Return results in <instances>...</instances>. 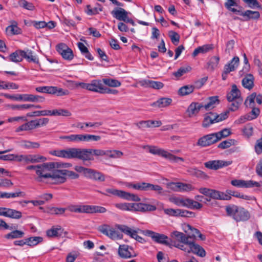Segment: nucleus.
Here are the masks:
<instances>
[{"label":"nucleus","instance_id":"nucleus-1","mask_svg":"<svg viewBox=\"0 0 262 262\" xmlns=\"http://www.w3.org/2000/svg\"><path fill=\"white\" fill-rule=\"evenodd\" d=\"M77 159L81 160L83 162L93 161V155L96 156H107V150L99 149L79 148H77Z\"/></svg>","mask_w":262,"mask_h":262},{"label":"nucleus","instance_id":"nucleus-2","mask_svg":"<svg viewBox=\"0 0 262 262\" xmlns=\"http://www.w3.org/2000/svg\"><path fill=\"white\" fill-rule=\"evenodd\" d=\"M228 215L232 216L236 222H244L249 220L250 214L243 208H238L236 205L228 206L226 208Z\"/></svg>","mask_w":262,"mask_h":262},{"label":"nucleus","instance_id":"nucleus-3","mask_svg":"<svg viewBox=\"0 0 262 262\" xmlns=\"http://www.w3.org/2000/svg\"><path fill=\"white\" fill-rule=\"evenodd\" d=\"M144 149H147L149 152L153 155H156L166 159H169L170 161L177 162L178 161L183 162L184 159L181 157H177L168 151L158 147L155 146L144 145L143 146Z\"/></svg>","mask_w":262,"mask_h":262},{"label":"nucleus","instance_id":"nucleus-4","mask_svg":"<svg viewBox=\"0 0 262 262\" xmlns=\"http://www.w3.org/2000/svg\"><path fill=\"white\" fill-rule=\"evenodd\" d=\"M55 164H53V162L39 164L36 173L38 176L36 180L38 182H42L43 179H49L51 173L49 171L55 169Z\"/></svg>","mask_w":262,"mask_h":262},{"label":"nucleus","instance_id":"nucleus-5","mask_svg":"<svg viewBox=\"0 0 262 262\" xmlns=\"http://www.w3.org/2000/svg\"><path fill=\"white\" fill-rule=\"evenodd\" d=\"M51 171L52 173H50V177L47 181V183L58 185L62 184L66 181L67 178L64 176V169L55 168Z\"/></svg>","mask_w":262,"mask_h":262},{"label":"nucleus","instance_id":"nucleus-6","mask_svg":"<svg viewBox=\"0 0 262 262\" xmlns=\"http://www.w3.org/2000/svg\"><path fill=\"white\" fill-rule=\"evenodd\" d=\"M143 233L145 235L151 237L152 241L157 243L170 247V244L168 241V237L164 234H161L149 230L144 231Z\"/></svg>","mask_w":262,"mask_h":262},{"label":"nucleus","instance_id":"nucleus-7","mask_svg":"<svg viewBox=\"0 0 262 262\" xmlns=\"http://www.w3.org/2000/svg\"><path fill=\"white\" fill-rule=\"evenodd\" d=\"M105 191L108 193L127 200L137 202L140 201V198L137 195L127 192L123 190H120L114 188H107Z\"/></svg>","mask_w":262,"mask_h":262},{"label":"nucleus","instance_id":"nucleus-8","mask_svg":"<svg viewBox=\"0 0 262 262\" xmlns=\"http://www.w3.org/2000/svg\"><path fill=\"white\" fill-rule=\"evenodd\" d=\"M98 230L101 233L107 236L113 240L121 239L122 235L115 230L110 225L104 224L98 227Z\"/></svg>","mask_w":262,"mask_h":262},{"label":"nucleus","instance_id":"nucleus-9","mask_svg":"<svg viewBox=\"0 0 262 262\" xmlns=\"http://www.w3.org/2000/svg\"><path fill=\"white\" fill-rule=\"evenodd\" d=\"M231 184L234 186L241 188H251L256 187L258 188L259 191L262 192V182H257L252 180L245 181L243 180H234L231 181Z\"/></svg>","mask_w":262,"mask_h":262},{"label":"nucleus","instance_id":"nucleus-10","mask_svg":"<svg viewBox=\"0 0 262 262\" xmlns=\"http://www.w3.org/2000/svg\"><path fill=\"white\" fill-rule=\"evenodd\" d=\"M113 16L117 19L123 21L124 23H130L132 25H135L134 21L128 17V12L122 8H117L111 12Z\"/></svg>","mask_w":262,"mask_h":262},{"label":"nucleus","instance_id":"nucleus-11","mask_svg":"<svg viewBox=\"0 0 262 262\" xmlns=\"http://www.w3.org/2000/svg\"><path fill=\"white\" fill-rule=\"evenodd\" d=\"M50 154L64 158L77 159V148H69L60 150H53Z\"/></svg>","mask_w":262,"mask_h":262},{"label":"nucleus","instance_id":"nucleus-12","mask_svg":"<svg viewBox=\"0 0 262 262\" xmlns=\"http://www.w3.org/2000/svg\"><path fill=\"white\" fill-rule=\"evenodd\" d=\"M219 141V137L216 133L205 135L199 139L196 142V145L201 147H206L210 146Z\"/></svg>","mask_w":262,"mask_h":262},{"label":"nucleus","instance_id":"nucleus-13","mask_svg":"<svg viewBox=\"0 0 262 262\" xmlns=\"http://www.w3.org/2000/svg\"><path fill=\"white\" fill-rule=\"evenodd\" d=\"M231 161L211 160L204 163L206 168L211 170H217L224 167L228 166L232 164Z\"/></svg>","mask_w":262,"mask_h":262},{"label":"nucleus","instance_id":"nucleus-14","mask_svg":"<svg viewBox=\"0 0 262 262\" xmlns=\"http://www.w3.org/2000/svg\"><path fill=\"white\" fill-rule=\"evenodd\" d=\"M57 51L62 57L67 60H71L74 57L72 50L65 43H61L57 46Z\"/></svg>","mask_w":262,"mask_h":262},{"label":"nucleus","instance_id":"nucleus-15","mask_svg":"<svg viewBox=\"0 0 262 262\" xmlns=\"http://www.w3.org/2000/svg\"><path fill=\"white\" fill-rule=\"evenodd\" d=\"M156 207L152 205L144 204V203H132L131 211L146 212L152 211L156 210Z\"/></svg>","mask_w":262,"mask_h":262},{"label":"nucleus","instance_id":"nucleus-16","mask_svg":"<svg viewBox=\"0 0 262 262\" xmlns=\"http://www.w3.org/2000/svg\"><path fill=\"white\" fill-rule=\"evenodd\" d=\"M130 250H133L132 247L127 245H121L119 246L118 253L119 256L125 259L130 258L136 256V255H133Z\"/></svg>","mask_w":262,"mask_h":262},{"label":"nucleus","instance_id":"nucleus-17","mask_svg":"<svg viewBox=\"0 0 262 262\" xmlns=\"http://www.w3.org/2000/svg\"><path fill=\"white\" fill-rule=\"evenodd\" d=\"M189 248L188 249L187 252L190 253L192 252L197 255L203 257L206 255V252L204 248L198 244H195L193 241H190L188 244Z\"/></svg>","mask_w":262,"mask_h":262},{"label":"nucleus","instance_id":"nucleus-18","mask_svg":"<svg viewBox=\"0 0 262 262\" xmlns=\"http://www.w3.org/2000/svg\"><path fill=\"white\" fill-rule=\"evenodd\" d=\"M86 178L100 182H104L105 180V176L103 173L91 168L89 169Z\"/></svg>","mask_w":262,"mask_h":262},{"label":"nucleus","instance_id":"nucleus-19","mask_svg":"<svg viewBox=\"0 0 262 262\" xmlns=\"http://www.w3.org/2000/svg\"><path fill=\"white\" fill-rule=\"evenodd\" d=\"M103 85L100 80H93L88 83L87 90L101 94Z\"/></svg>","mask_w":262,"mask_h":262},{"label":"nucleus","instance_id":"nucleus-20","mask_svg":"<svg viewBox=\"0 0 262 262\" xmlns=\"http://www.w3.org/2000/svg\"><path fill=\"white\" fill-rule=\"evenodd\" d=\"M116 227L124 234L129 236L130 237L136 239L139 236L137 234V231L133 230L126 225H116Z\"/></svg>","mask_w":262,"mask_h":262},{"label":"nucleus","instance_id":"nucleus-21","mask_svg":"<svg viewBox=\"0 0 262 262\" xmlns=\"http://www.w3.org/2000/svg\"><path fill=\"white\" fill-rule=\"evenodd\" d=\"M204 108L203 104L198 102H192L188 106L187 112L189 117L196 115L200 110Z\"/></svg>","mask_w":262,"mask_h":262},{"label":"nucleus","instance_id":"nucleus-22","mask_svg":"<svg viewBox=\"0 0 262 262\" xmlns=\"http://www.w3.org/2000/svg\"><path fill=\"white\" fill-rule=\"evenodd\" d=\"M63 229L60 226H53L46 231L47 236L49 237H57L62 235Z\"/></svg>","mask_w":262,"mask_h":262},{"label":"nucleus","instance_id":"nucleus-23","mask_svg":"<svg viewBox=\"0 0 262 262\" xmlns=\"http://www.w3.org/2000/svg\"><path fill=\"white\" fill-rule=\"evenodd\" d=\"M46 160L47 158L42 156L38 155H25V163H35L44 162Z\"/></svg>","mask_w":262,"mask_h":262},{"label":"nucleus","instance_id":"nucleus-24","mask_svg":"<svg viewBox=\"0 0 262 262\" xmlns=\"http://www.w3.org/2000/svg\"><path fill=\"white\" fill-rule=\"evenodd\" d=\"M238 98H242L241 92L235 84H233L231 91L227 95V100L231 101L234 100H238Z\"/></svg>","mask_w":262,"mask_h":262},{"label":"nucleus","instance_id":"nucleus-25","mask_svg":"<svg viewBox=\"0 0 262 262\" xmlns=\"http://www.w3.org/2000/svg\"><path fill=\"white\" fill-rule=\"evenodd\" d=\"M254 78L252 74H249L245 76L242 81L243 87L248 90H251L254 87Z\"/></svg>","mask_w":262,"mask_h":262},{"label":"nucleus","instance_id":"nucleus-26","mask_svg":"<svg viewBox=\"0 0 262 262\" xmlns=\"http://www.w3.org/2000/svg\"><path fill=\"white\" fill-rule=\"evenodd\" d=\"M171 236L177 241L188 245L191 241L189 240V237H187L183 233L177 231L172 232L171 233Z\"/></svg>","mask_w":262,"mask_h":262},{"label":"nucleus","instance_id":"nucleus-27","mask_svg":"<svg viewBox=\"0 0 262 262\" xmlns=\"http://www.w3.org/2000/svg\"><path fill=\"white\" fill-rule=\"evenodd\" d=\"M209 197L213 199L223 200H229L231 198L228 194L214 189H211Z\"/></svg>","mask_w":262,"mask_h":262},{"label":"nucleus","instance_id":"nucleus-28","mask_svg":"<svg viewBox=\"0 0 262 262\" xmlns=\"http://www.w3.org/2000/svg\"><path fill=\"white\" fill-rule=\"evenodd\" d=\"M208 102L206 104H203L204 108L206 111L214 108L220 103L219 96H217L209 97L208 98Z\"/></svg>","mask_w":262,"mask_h":262},{"label":"nucleus","instance_id":"nucleus-29","mask_svg":"<svg viewBox=\"0 0 262 262\" xmlns=\"http://www.w3.org/2000/svg\"><path fill=\"white\" fill-rule=\"evenodd\" d=\"M172 102V99L168 98H161L157 101L153 102L151 106L159 108L165 107L169 105Z\"/></svg>","mask_w":262,"mask_h":262},{"label":"nucleus","instance_id":"nucleus-30","mask_svg":"<svg viewBox=\"0 0 262 262\" xmlns=\"http://www.w3.org/2000/svg\"><path fill=\"white\" fill-rule=\"evenodd\" d=\"M216 123L215 118L213 112H209L205 114L202 123V126L204 128L209 127L211 124Z\"/></svg>","mask_w":262,"mask_h":262},{"label":"nucleus","instance_id":"nucleus-31","mask_svg":"<svg viewBox=\"0 0 262 262\" xmlns=\"http://www.w3.org/2000/svg\"><path fill=\"white\" fill-rule=\"evenodd\" d=\"M11 25L6 28V32L12 35L20 34L21 30L17 26V23L16 21L13 20L11 21Z\"/></svg>","mask_w":262,"mask_h":262},{"label":"nucleus","instance_id":"nucleus-32","mask_svg":"<svg viewBox=\"0 0 262 262\" xmlns=\"http://www.w3.org/2000/svg\"><path fill=\"white\" fill-rule=\"evenodd\" d=\"M24 55H25L24 51L17 50L10 55L9 58L11 61L18 62L22 61Z\"/></svg>","mask_w":262,"mask_h":262},{"label":"nucleus","instance_id":"nucleus-33","mask_svg":"<svg viewBox=\"0 0 262 262\" xmlns=\"http://www.w3.org/2000/svg\"><path fill=\"white\" fill-rule=\"evenodd\" d=\"M106 211V208L102 206L86 205V213H104Z\"/></svg>","mask_w":262,"mask_h":262},{"label":"nucleus","instance_id":"nucleus-34","mask_svg":"<svg viewBox=\"0 0 262 262\" xmlns=\"http://www.w3.org/2000/svg\"><path fill=\"white\" fill-rule=\"evenodd\" d=\"M77 46L81 53L86 58L90 60H93L94 59L93 56L91 54L87 47H86L83 43L79 42L77 43Z\"/></svg>","mask_w":262,"mask_h":262},{"label":"nucleus","instance_id":"nucleus-35","mask_svg":"<svg viewBox=\"0 0 262 262\" xmlns=\"http://www.w3.org/2000/svg\"><path fill=\"white\" fill-rule=\"evenodd\" d=\"M243 101V98H238V100H234L233 101H229L230 103L228 105L229 112L230 111L235 112L237 111L240 105L242 103Z\"/></svg>","mask_w":262,"mask_h":262},{"label":"nucleus","instance_id":"nucleus-36","mask_svg":"<svg viewBox=\"0 0 262 262\" xmlns=\"http://www.w3.org/2000/svg\"><path fill=\"white\" fill-rule=\"evenodd\" d=\"M68 209L71 212L77 213H86V205H70L68 207Z\"/></svg>","mask_w":262,"mask_h":262},{"label":"nucleus","instance_id":"nucleus-37","mask_svg":"<svg viewBox=\"0 0 262 262\" xmlns=\"http://www.w3.org/2000/svg\"><path fill=\"white\" fill-rule=\"evenodd\" d=\"M194 87L192 85H187L181 87L178 91L179 94L181 96H185L192 93Z\"/></svg>","mask_w":262,"mask_h":262},{"label":"nucleus","instance_id":"nucleus-38","mask_svg":"<svg viewBox=\"0 0 262 262\" xmlns=\"http://www.w3.org/2000/svg\"><path fill=\"white\" fill-rule=\"evenodd\" d=\"M24 232L20 230H15L5 235L7 239H14L22 238L24 236Z\"/></svg>","mask_w":262,"mask_h":262},{"label":"nucleus","instance_id":"nucleus-39","mask_svg":"<svg viewBox=\"0 0 262 262\" xmlns=\"http://www.w3.org/2000/svg\"><path fill=\"white\" fill-rule=\"evenodd\" d=\"M21 216L22 214L20 211L7 208L6 217L15 219H19Z\"/></svg>","mask_w":262,"mask_h":262},{"label":"nucleus","instance_id":"nucleus-40","mask_svg":"<svg viewBox=\"0 0 262 262\" xmlns=\"http://www.w3.org/2000/svg\"><path fill=\"white\" fill-rule=\"evenodd\" d=\"M21 146L26 149H36L39 148L40 144L38 142L23 140L21 141Z\"/></svg>","mask_w":262,"mask_h":262},{"label":"nucleus","instance_id":"nucleus-41","mask_svg":"<svg viewBox=\"0 0 262 262\" xmlns=\"http://www.w3.org/2000/svg\"><path fill=\"white\" fill-rule=\"evenodd\" d=\"M45 98L39 95H34L32 94H26V101L32 102H42Z\"/></svg>","mask_w":262,"mask_h":262},{"label":"nucleus","instance_id":"nucleus-42","mask_svg":"<svg viewBox=\"0 0 262 262\" xmlns=\"http://www.w3.org/2000/svg\"><path fill=\"white\" fill-rule=\"evenodd\" d=\"M243 16L246 17V20H248L250 19H258L260 16V14L258 11L247 10L244 12Z\"/></svg>","mask_w":262,"mask_h":262},{"label":"nucleus","instance_id":"nucleus-43","mask_svg":"<svg viewBox=\"0 0 262 262\" xmlns=\"http://www.w3.org/2000/svg\"><path fill=\"white\" fill-rule=\"evenodd\" d=\"M70 92L68 90L59 88L57 86H53L52 94V95H56L57 96H62L69 95Z\"/></svg>","mask_w":262,"mask_h":262},{"label":"nucleus","instance_id":"nucleus-44","mask_svg":"<svg viewBox=\"0 0 262 262\" xmlns=\"http://www.w3.org/2000/svg\"><path fill=\"white\" fill-rule=\"evenodd\" d=\"M153 190L157 192L159 194L162 193L163 188L160 185H154L150 183H145V191Z\"/></svg>","mask_w":262,"mask_h":262},{"label":"nucleus","instance_id":"nucleus-45","mask_svg":"<svg viewBox=\"0 0 262 262\" xmlns=\"http://www.w3.org/2000/svg\"><path fill=\"white\" fill-rule=\"evenodd\" d=\"M27 245L30 246H34L43 241L42 237L40 236L30 237L26 238Z\"/></svg>","mask_w":262,"mask_h":262},{"label":"nucleus","instance_id":"nucleus-46","mask_svg":"<svg viewBox=\"0 0 262 262\" xmlns=\"http://www.w3.org/2000/svg\"><path fill=\"white\" fill-rule=\"evenodd\" d=\"M220 60V57L219 56H213L212 57L210 60L207 63L208 67L207 68L213 71L214 69L217 67Z\"/></svg>","mask_w":262,"mask_h":262},{"label":"nucleus","instance_id":"nucleus-47","mask_svg":"<svg viewBox=\"0 0 262 262\" xmlns=\"http://www.w3.org/2000/svg\"><path fill=\"white\" fill-rule=\"evenodd\" d=\"M126 186L128 188H132L136 190L145 191V182L132 183H127Z\"/></svg>","mask_w":262,"mask_h":262},{"label":"nucleus","instance_id":"nucleus-48","mask_svg":"<svg viewBox=\"0 0 262 262\" xmlns=\"http://www.w3.org/2000/svg\"><path fill=\"white\" fill-rule=\"evenodd\" d=\"M18 4L20 7L28 10L32 11L35 9V6L32 3L28 2L26 0H19Z\"/></svg>","mask_w":262,"mask_h":262},{"label":"nucleus","instance_id":"nucleus-49","mask_svg":"<svg viewBox=\"0 0 262 262\" xmlns=\"http://www.w3.org/2000/svg\"><path fill=\"white\" fill-rule=\"evenodd\" d=\"M25 196V193L23 191H18L14 193L2 192L1 196L2 198H10L18 196L24 197Z\"/></svg>","mask_w":262,"mask_h":262},{"label":"nucleus","instance_id":"nucleus-50","mask_svg":"<svg viewBox=\"0 0 262 262\" xmlns=\"http://www.w3.org/2000/svg\"><path fill=\"white\" fill-rule=\"evenodd\" d=\"M103 82L105 84L111 87H119L121 85V82L119 81L114 79H103Z\"/></svg>","mask_w":262,"mask_h":262},{"label":"nucleus","instance_id":"nucleus-51","mask_svg":"<svg viewBox=\"0 0 262 262\" xmlns=\"http://www.w3.org/2000/svg\"><path fill=\"white\" fill-rule=\"evenodd\" d=\"M52 113L53 116L69 117L72 115L71 113L66 109L53 110Z\"/></svg>","mask_w":262,"mask_h":262},{"label":"nucleus","instance_id":"nucleus-52","mask_svg":"<svg viewBox=\"0 0 262 262\" xmlns=\"http://www.w3.org/2000/svg\"><path fill=\"white\" fill-rule=\"evenodd\" d=\"M25 54L24 58L28 61L34 63L38 62V59L36 56L33 55V52L31 50H27V51H25Z\"/></svg>","mask_w":262,"mask_h":262},{"label":"nucleus","instance_id":"nucleus-53","mask_svg":"<svg viewBox=\"0 0 262 262\" xmlns=\"http://www.w3.org/2000/svg\"><path fill=\"white\" fill-rule=\"evenodd\" d=\"M168 36L170 37L172 43L176 46L178 45L180 39L179 34L175 31H170L168 32Z\"/></svg>","mask_w":262,"mask_h":262},{"label":"nucleus","instance_id":"nucleus-54","mask_svg":"<svg viewBox=\"0 0 262 262\" xmlns=\"http://www.w3.org/2000/svg\"><path fill=\"white\" fill-rule=\"evenodd\" d=\"M191 70V68L189 66H187L186 67H181L177 72H174L173 75L177 78H179L184 74L190 71Z\"/></svg>","mask_w":262,"mask_h":262},{"label":"nucleus","instance_id":"nucleus-55","mask_svg":"<svg viewBox=\"0 0 262 262\" xmlns=\"http://www.w3.org/2000/svg\"><path fill=\"white\" fill-rule=\"evenodd\" d=\"M185 198L184 197L173 196L169 198V201L177 206L184 207Z\"/></svg>","mask_w":262,"mask_h":262},{"label":"nucleus","instance_id":"nucleus-56","mask_svg":"<svg viewBox=\"0 0 262 262\" xmlns=\"http://www.w3.org/2000/svg\"><path fill=\"white\" fill-rule=\"evenodd\" d=\"M107 157L110 158H121L123 155V153L118 150H107Z\"/></svg>","mask_w":262,"mask_h":262},{"label":"nucleus","instance_id":"nucleus-57","mask_svg":"<svg viewBox=\"0 0 262 262\" xmlns=\"http://www.w3.org/2000/svg\"><path fill=\"white\" fill-rule=\"evenodd\" d=\"M66 210L64 208L51 207L49 208V213L53 215H61L63 214Z\"/></svg>","mask_w":262,"mask_h":262},{"label":"nucleus","instance_id":"nucleus-58","mask_svg":"<svg viewBox=\"0 0 262 262\" xmlns=\"http://www.w3.org/2000/svg\"><path fill=\"white\" fill-rule=\"evenodd\" d=\"M194 230H198V229L192 227L189 224H187L186 225L185 232H188L189 234L187 236V237H189V239H193L197 235L196 234V233H195V231H193Z\"/></svg>","mask_w":262,"mask_h":262},{"label":"nucleus","instance_id":"nucleus-59","mask_svg":"<svg viewBox=\"0 0 262 262\" xmlns=\"http://www.w3.org/2000/svg\"><path fill=\"white\" fill-rule=\"evenodd\" d=\"M243 133L244 136L249 138L251 136L253 133V127L250 124H248L243 129Z\"/></svg>","mask_w":262,"mask_h":262},{"label":"nucleus","instance_id":"nucleus-60","mask_svg":"<svg viewBox=\"0 0 262 262\" xmlns=\"http://www.w3.org/2000/svg\"><path fill=\"white\" fill-rule=\"evenodd\" d=\"M228 114L229 111H226V112L222 113L220 114H217V113H213L214 118H215L216 123L219 122L220 121L226 119L228 117Z\"/></svg>","mask_w":262,"mask_h":262},{"label":"nucleus","instance_id":"nucleus-61","mask_svg":"<svg viewBox=\"0 0 262 262\" xmlns=\"http://www.w3.org/2000/svg\"><path fill=\"white\" fill-rule=\"evenodd\" d=\"M234 143V140L232 139H229L225 140L220 143L218 145L217 147L221 149H226L230 147L231 145Z\"/></svg>","mask_w":262,"mask_h":262},{"label":"nucleus","instance_id":"nucleus-62","mask_svg":"<svg viewBox=\"0 0 262 262\" xmlns=\"http://www.w3.org/2000/svg\"><path fill=\"white\" fill-rule=\"evenodd\" d=\"M115 206L122 210L131 211L132 210V203H116Z\"/></svg>","mask_w":262,"mask_h":262},{"label":"nucleus","instance_id":"nucleus-63","mask_svg":"<svg viewBox=\"0 0 262 262\" xmlns=\"http://www.w3.org/2000/svg\"><path fill=\"white\" fill-rule=\"evenodd\" d=\"M178 211V216L193 217L195 216L194 212L188 210L179 209Z\"/></svg>","mask_w":262,"mask_h":262},{"label":"nucleus","instance_id":"nucleus-64","mask_svg":"<svg viewBox=\"0 0 262 262\" xmlns=\"http://www.w3.org/2000/svg\"><path fill=\"white\" fill-rule=\"evenodd\" d=\"M254 149L257 155H260L262 153V137L257 140L254 146Z\"/></svg>","mask_w":262,"mask_h":262}]
</instances>
